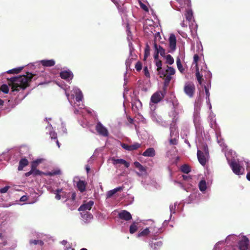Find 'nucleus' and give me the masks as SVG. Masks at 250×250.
Returning a JSON list of instances; mask_svg holds the SVG:
<instances>
[{
	"instance_id": "obj_1",
	"label": "nucleus",
	"mask_w": 250,
	"mask_h": 250,
	"mask_svg": "<svg viewBox=\"0 0 250 250\" xmlns=\"http://www.w3.org/2000/svg\"><path fill=\"white\" fill-rule=\"evenodd\" d=\"M32 79H37L36 75L30 72H26V75H20L7 79L8 84L11 86L12 91H19L21 89L24 90L30 85Z\"/></svg>"
},
{
	"instance_id": "obj_2",
	"label": "nucleus",
	"mask_w": 250,
	"mask_h": 250,
	"mask_svg": "<svg viewBox=\"0 0 250 250\" xmlns=\"http://www.w3.org/2000/svg\"><path fill=\"white\" fill-rule=\"evenodd\" d=\"M195 90V85L193 82H188L185 83L184 86V91L189 98L193 97Z\"/></svg>"
},
{
	"instance_id": "obj_3",
	"label": "nucleus",
	"mask_w": 250,
	"mask_h": 250,
	"mask_svg": "<svg viewBox=\"0 0 250 250\" xmlns=\"http://www.w3.org/2000/svg\"><path fill=\"white\" fill-rule=\"evenodd\" d=\"M167 91L163 89V91H159L154 93L151 97V102L154 104H157L164 98Z\"/></svg>"
},
{
	"instance_id": "obj_4",
	"label": "nucleus",
	"mask_w": 250,
	"mask_h": 250,
	"mask_svg": "<svg viewBox=\"0 0 250 250\" xmlns=\"http://www.w3.org/2000/svg\"><path fill=\"white\" fill-rule=\"evenodd\" d=\"M239 250H250L249 240L246 236H244L242 239L238 242Z\"/></svg>"
},
{
	"instance_id": "obj_5",
	"label": "nucleus",
	"mask_w": 250,
	"mask_h": 250,
	"mask_svg": "<svg viewBox=\"0 0 250 250\" xmlns=\"http://www.w3.org/2000/svg\"><path fill=\"white\" fill-rule=\"evenodd\" d=\"M230 167L233 172L235 174L239 175L243 173V172H241V170H244V168L238 162L232 161L230 164Z\"/></svg>"
},
{
	"instance_id": "obj_6",
	"label": "nucleus",
	"mask_w": 250,
	"mask_h": 250,
	"mask_svg": "<svg viewBox=\"0 0 250 250\" xmlns=\"http://www.w3.org/2000/svg\"><path fill=\"white\" fill-rule=\"evenodd\" d=\"M96 130L97 132L103 136L106 137L108 135L107 129L103 125L99 122L96 125Z\"/></svg>"
},
{
	"instance_id": "obj_7",
	"label": "nucleus",
	"mask_w": 250,
	"mask_h": 250,
	"mask_svg": "<svg viewBox=\"0 0 250 250\" xmlns=\"http://www.w3.org/2000/svg\"><path fill=\"white\" fill-rule=\"evenodd\" d=\"M160 75L161 78L164 79V86L163 89L167 91V87L172 79V77L169 75H167L166 72L164 71L161 72V74H160Z\"/></svg>"
},
{
	"instance_id": "obj_8",
	"label": "nucleus",
	"mask_w": 250,
	"mask_h": 250,
	"mask_svg": "<svg viewBox=\"0 0 250 250\" xmlns=\"http://www.w3.org/2000/svg\"><path fill=\"white\" fill-rule=\"evenodd\" d=\"M121 146L124 149L126 150L133 151L134 150H136L139 147H140L141 146V144L138 143H135L133 145H128L126 144L122 143L121 144Z\"/></svg>"
},
{
	"instance_id": "obj_9",
	"label": "nucleus",
	"mask_w": 250,
	"mask_h": 250,
	"mask_svg": "<svg viewBox=\"0 0 250 250\" xmlns=\"http://www.w3.org/2000/svg\"><path fill=\"white\" fill-rule=\"evenodd\" d=\"M60 76L62 79L66 81H69L73 79V74L70 70H67L61 72Z\"/></svg>"
},
{
	"instance_id": "obj_10",
	"label": "nucleus",
	"mask_w": 250,
	"mask_h": 250,
	"mask_svg": "<svg viewBox=\"0 0 250 250\" xmlns=\"http://www.w3.org/2000/svg\"><path fill=\"white\" fill-rule=\"evenodd\" d=\"M93 205L94 202L92 200H90L87 203L82 205L79 207L78 210L80 211H83V212L85 211L86 210H90L91 209Z\"/></svg>"
},
{
	"instance_id": "obj_11",
	"label": "nucleus",
	"mask_w": 250,
	"mask_h": 250,
	"mask_svg": "<svg viewBox=\"0 0 250 250\" xmlns=\"http://www.w3.org/2000/svg\"><path fill=\"white\" fill-rule=\"evenodd\" d=\"M119 217L121 219H123L125 221H129L132 219V216L131 214L127 211L124 210L121 211L119 213Z\"/></svg>"
},
{
	"instance_id": "obj_12",
	"label": "nucleus",
	"mask_w": 250,
	"mask_h": 250,
	"mask_svg": "<svg viewBox=\"0 0 250 250\" xmlns=\"http://www.w3.org/2000/svg\"><path fill=\"white\" fill-rule=\"evenodd\" d=\"M176 39L175 36L171 34L169 38V47L171 51H174L176 49Z\"/></svg>"
},
{
	"instance_id": "obj_13",
	"label": "nucleus",
	"mask_w": 250,
	"mask_h": 250,
	"mask_svg": "<svg viewBox=\"0 0 250 250\" xmlns=\"http://www.w3.org/2000/svg\"><path fill=\"white\" fill-rule=\"evenodd\" d=\"M197 156L199 163L203 166H204L207 163V159L204 153L198 150L197 152Z\"/></svg>"
},
{
	"instance_id": "obj_14",
	"label": "nucleus",
	"mask_w": 250,
	"mask_h": 250,
	"mask_svg": "<svg viewBox=\"0 0 250 250\" xmlns=\"http://www.w3.org/2000/svg\"><path fill=\"white\" fill-rule=\"evenodd\" d=\"M149 245L153 250H160L163 246V242L161 240L151 241L149 243Z\"/></svg>"
},
{
	"instance_id": "obj_15",
	"label": "nucleus",
	"mask_w": 250,
	"mask_h": 250,
	"mask_svg": "<svg viewBox=\"0 0 250 250\" xmlns=\"http://www.w3.org/2000/svg\"><path fill=\"white\" fill-rule=\"evenodd\" d=\"M112 161L114 165L117 164L124 165L126 168H128L130 165L128 162L122 159H115V158H113Z\"/></svg>"
},
{
	"instance_id": "obj_16",
	"label": "nucleus",
	"mask_w": 250,
	"mask_h": 250,
	"mask_svg": "<svg viewBox=\"0 0 250 250\" xmlns=\"http://www.w3.org/2000/svg\"><path fill=\"white\" fill-rule=\"evenodd\" d=\"M29 164V162L28 160L26 158H23L21 159L19 163V166L18 167V170L19 171H21L23 169V168L28 166Z\"/></svg>"
},
{
	"instance_id": "obj_17",
	"label": "nucleus",
	"mask_w": 250,
	"mask_h": 250,
	"mask_svg": "<svg viewBox=\"0 0 250 250\" xmlns=\"http://www.w3.org/2000/svg\"><path fill=\"white\" fill-rule=\"evenodd\" d=\"M40 62L42 65H43V66H46V67L53 66L55 64V61L53 59L43 60L41 61Z\"/></svg>"
},
{
	"instance_id": "obj_18",
	"label": "nucleus",
	"mask_w": 250,
	"mask_h": 250,
	"mask_svg": "<svg viewBox=\"0 0 250 250\" xmlns=\"http://www.w3.org/2000/svg\"><path fill=\"white\" fill-rule=\"evenodd\" d=\"M81 214L83 219L86 222H89L93 217V215L87 211L81 212Z\"/></svg>"
},
{
	"instance_id": "obj_19",
	"label": "nucleus",
	"mask_w": 250,
	"mask_h": 250,
	"mask_svg": "<svg viewBox=\"0 0 250 250\" xmlns=\"http://www.w3.org/2000/svg\"><path fill=\"white\" fill-rule=\"evenodd\" d=\"M86 184L85 181L81 180L77 182V186L81 192H83L85 191Z\"/></svg>"
},
{
	"instance_id": "obj_20",
	"label": "nucleus",
	"mask_w": 250,
	"mask_h": 250,
	"mask_svg": "<svg viewBox=\"0 0 250 250\" xmlns=\"http://www.w3.org/2000/svg\"><path fill=\"white\" fill-rule=\"evenodd\" d=\"M145 157H154L155 155V151L152 147L147 148L142 154Z\"/></svg>"
},
{
	"instance_id": "obj_21",
	"label": "nucleus",
	"mask_w": 250,
	"mask_h": 250,
	"mask_svg": "<svg viewBox=\"0 0 250 250\" xmlns=\"http://www.w3.org/2000/svg\"><path fill=\"white\" fill-rule=\"evenodd\" d=\"M154 47L155 52H157L158 53L160 54L163 57L165 56V50L161 45H158L156 42H155L154 44Z\"/></svg>"
},
{
	"instance_id": "obj_22",
	"label": "nucleus",
	"mask_w": 250,
	"mask_h": 250,
	"mask_svg": "<svg viewBox=\"0 0 250 250\" xmlns=\"http://www.w3.org/2000/svg\"><path fill=\"white\" fill-rule=\"evenodd\" d=\"M135 167L139 169L141 172H146V169L145 167L142 166L139 162H135L134 163Z\"/></svg>"
},
{
	"instance_id": "obj_23",
	"label": "nucleus",
	"mask_w": 250,
	"mask_h": 250,
	"mask_svg": "<svg viewBox=\"0 0 250 250\" xmlns=\"http://www.w3.org/2000/svg\"><path fill=\"white\" fill-rule=\"evenodd\" d=\"M197 80L198 81V82L201 85L203 82V75L202 74H200V72L199 71V68H196V74H195Z\"/></svg>"
},
{
	"instance_id": "obj_24",
	"label": "nucleus",
	"mask_w": 250,
	"mask_h": 250,
	"mask_svg": "<svg viewBox=\"0 0 250 250\" xmlns=\"http://www.w3.org/2000/svg\"><path fill=\"white\" fill-rule=\"evenodd\" d=\"M150 233V231L148 228H146L142 231L140 232L137 234L138 237H146Z\"/></svg>"
},
{
	"instance_id": "obj_25",
	"label": "nucleus",
	"mask_w": 250,
	"mask_h": 250,
	"mask_svg": "<svg viewBox=\"0 0 250 250\" xmlns=\"http://www.w3.org/2000/svg\"><path fill=\"white\" fill-rule=\"evenodd\" d=\"M180 170L182 172L188 174L190 172L191 168L188 165L184 164L181 167Z\"/></svg>"
},
{
	"instance_id": "obj_26",
	"label": "nucleus",
	"mask_w": 250,
	"mask_h": 250,
	"mask_svg": "<svg viewBox=\"0 0 250 250\" xmlns=\"http://www.w3.org/2000/svg\"><path fill=\"white\" fill-rule=\"evenodd\" d=\"M138 223L136 222H133L130 226L129 227V232L131 234L135 233L138 230Z\"/></svg>"
},
{
	"instance_id": "obj_27",
	"label": "nucleus",
	"mask_w": 250,
	"mask_h": 250,
	"mask_svg": "<svg viewBox=\"0 0 250 250\" xmlns=\"http://www.w3.org/2000/svg\"><path fill=\"white\" fill-rule=\"evenodd\" d=\"M199 188L201 191H204L207 189L206 182L205 180H201L199 184Z\"/></svg>"
},
{
	"instance_id": "obj_28",
	"label": "nucleus",
	"mask_w": 250,
	"mask_h": 250,
	"mask_svg": "<svg viewBox=\"0 0 250 250\" xmlns=\"http://www.w3.org/2000/svg\"><path fill=\"white\" fill-rule=\"evenodd\" d=\"M23 69V67H20L16 68H14L11 70H9L7 71L8 74H18L19 73L21 70Z\"/></svg>"
},
{
	"instance_id": "obj_29",
	"label": "nucleus",
	"mask_w": 250,
	"mask_h": 250,
	"mask_svg": "<svg viewBox=\"0 0 250 250\" xmlns=\"http://www.w3.org/2000/svg\"><path fill=\"white\" fill-rule=\"evenodd\" d=\"M164 72H166L167 75H169L171 76V75H173L175 74V70L173 67L167 66V69Z\"/></svg>"
},
{
	"instance_id": "obj_30",
	"label": "nucleus",
	"mask_w": 250,
	"mask_h": 250,
	"mask_svg": "<svg viewBox=\"0 0 250 250\" xmlns=\"http://www.w3.org/2000/svg\"><path fill=\"white\" fill-rule=\"evenodd\" d=\"M156 65L157 67V71L158 72V74H161V72L164 71L162 70V62L160 60H157L156 61Z\"/></svg>"
},
{
	"instance_id": "obj_31",
	"label": "nucleus",
	"mask_w": 250,
	"mask_h": 250,
	"mask_svg": "<svg viewBox=\"0 0 250 250\" xmlns=\"http://www.w3.org/2000/svg\"><path fill=\"white\" fill-rule=\"evenodd\" d=\"M176 63H177V68H178V70H179V71L181 73H183L184 71V68H183V67L182 66V64L181 62V60H180V58H177Z\"/></svg>"
},
{
	"instance_id": "obj_32",
	"label": "nucleus",
	"mask_w": 250,
	"mask_h": 250,
	"mask_svg": "<svg viewBox=\"0 0 250 250\" xmlns=\"http://www.w3.org/2000/svg\"><path fill=\"white\" fill-rule=\"evenodd\" d=\"M61 174V171L60 169H57L55 170H52L51 171L48 172L46 173V175L52 176L57 175H60Z\"/></svg>"
},
{
	"instance_id": "obj_33",
	"label": "nucleus",
	"mask_w": 250,
	"mask_h": 250,
	"mask_svg": "<svg viewBox=\"0 0 250 250\" xmlns=\"http://www.w3.org/2000/svg\"><path fill=\"white\" fill-rule=\"evenodd\" d=\"M150 48L148 44H146L145 49V54H144V60H146L150 54Z\"/></svg>"
},
{
	"instance_id": "obj_34",
	"label": "nucleus",
	"mask_w": 250,
	"mask_h": 250,
	"mask_svg": "<svg viewBox=\"0 0 250 250\" xmlns=\"http://www.w3.org/2000/svg\"><path fill=\"white\" fill-rule=\"evenodd\" d=\"M185 17L188 21H190L193 17L192 12L191 10H187L185 13Z\"/></svg>"
},
{
	"instance_id": "obj_35",
	"label": "nucleus",
	"mask_w": 250,
	"mask_h": 250,
	"mask_svg": "<svg viewBox=\"0 0 250 250\" xmlns=\"http://www.w3.org/2000/svg\"><path fill=\"white\" fill-rule=\"evenodd\" d=\"M41 163V160H37L36 161H33L32 163L31 164V169L34 171L35 169H37V167H38V165Z\"/></svg>"
},
{
	"instance_id": "obj_36",
	"label": "nucleus",
	"mask_w": 250,
	"mask_h": 250,
	"mask_svg": "<svg viewBox=\"0 0 250 250\" xmlns=\"http://www.w3.org/2000/svg\"><path fill=\"white\" fill-rule=\"evenodd\" d=\"M166 62L168 64H172L174 62V59L170 55L166 56Z\"/></svg>"
},
{
	"instance_id": "obj_37",
	"label": "nucleus",
	"mask_w": 250,
	"mask_h": 250,
	"mask_svg": "<svg viewBox=\"0 0 250 250\" xmlns=\"http://www.w3.org/2000/svg\"><path fill=\"white\" fill-rule=\"evenodd\" d=\"M0 90L5 94H7L9 92V87L7 85L4 84L0 87Z\"/></svg>"
},
{
	"instance_id": "obj_38",
	"label": "nucleus",
	"mask_w": 250,
	"mask_h": 250,
	"mask_svg": "<svg viewBox=\"0 0 250 250\" xmlns=\"http://www.w3.org/2000/svg\"><path fill=\"white\" fill-rule=\"evenodd\" d=\"M199 60V57L198 54H196L194 55L193 57V63L195 64L196 68H199L198 62Z\"/></svg>"
},
{
	"instance_id": "obj_39",
	"label": "nucleus",
	"mask_w": 250,
	"mask_h": 250,
	"mask_svg": "<svg viewBox=\"0 0 250 250\" xmlns=\"http://www.w3.org/2000/svg\"><path fill=\"white\" fill-rule=\"evenodd\" d=\"M135 67L137 71H141L142 68V63L140 62H137L135 64Z\"/></svg>"
},
{
	"instance_id": "obj_40",
	"label": "nucleus",
	"mask_w": 250,
	"mask_h": 250,
	"mask_svg": "<svg viewBox=\"0 0 250 250\" xmlns=\"http://www.w3.org/2000/svg\"><path fill=\"white\" fill-rule=\"evenodd\" d=\"M83 98L82 93L81 92H80L79 93H77L76 95V101L77 102H80L82 100V99Z\"/></svg>"
},
{
	"instance_id": "obj_41",
	"label": "nucleus",
	"mask_w": 250,
	"mask_h": 250,
	"mask_svg": "<svg viewBox=\"0 0 250 250\" xmlns=\"http://www.w3.org/2000/svg\"><path fill=\"white\" fill-rule=\"evenodd\" d=\"M117 6L119 11L122 13H125L126 11V10L124 6V4H123L122 5H120L117 3Z\"/></svg>"
},
{
	"instance_id": "obj_42",
	"label": "nucleus",
	"mask_w": 250,
	"mask_h": 250,
	"mask_svg": "<svg viewBox=\"0 0 250 250\" xmlns=\"http://www.w3.org/2000/svg\"><path fill=\"white\" fill-rule=\"evenodd\" d=\"M140 6L141 8L142 9H143L144 11H145L146 12H148V8L146 6V4H145L144 3L140 2Z\"/></svg>"
},
{
	"instance_id": "obj_43",
	"label": "nucleus",
	"mask_w": 250,
	"mask_h": 250,
	"mask_svg": "<svg viewBox=\"0 0 250 250\" xmlns=\"http://www.w3.org/2000/svg\"><path fill=\"white\" fill-rule=\"evenodd\" d=\"M144 72L145 75L147 78H149L150 77V74H149V71H148V68H147V66H145L144 67Z\"/></svg>"
},
{
	"instance_id": "obj_44",
	"label": "nucleus",
	"mask_w": 250,
	"mask_h": 250,
	"mask_svg": "<svg viewBox=\"0 0 250 250\" xmlns=\"http://www.w3.org/2000/svg\"><path fill=\"white\" fill-rule=\"evenodd\" d=\"M115 194V192L114 189L109 190L107 193V195H106L107 198H110Z\"/></svg>"
},
{
	"instance_id": "obj_45",
	"label": "nucleus",
	"mask_w": 250,
	"mask_h": 250,
	"mask_svg": "<svg viewBox=\"0 0 250 250\" xmlns=\"http://www.w3.org/2000/svg\"><path fill=\"white\" fill-rule=\"evenodd\" d=\"M8 189H9V187L8 186L4 187V188H1V189H0V192L1 193H6L7 191V190H8Z\"/></svg>"
},
{
	"instance_id": "obj_46",
	"label": "nucleus",
	"mask_w": 250,
	"mask_h": 250,
	"mask_svg": "<svg viewBox=\"0 0 250 250\" xmlns=\"http://www.w3.org/2000/svg\"><path fill=\"white\" fill-rule=\"evenodd\" d=\"M41 174H42V172L40 170L37 169H35L34 170V172L33 173V175L34 176L40 175Z\"/></svg>"
},
{
	"instance_id": "obj_47",
	"label": "nucleus",
	"mask_w": 250,
	"mask_h": 250,
	"mask_svg": "<svg viewBox=\"0 0 250 250\" xmlns=\"http://www.w3.org/2000/svg\"><path fill=\"white\" fill-rule=\"evenodd\" d=\"M205 90L207 96V99H208L209 100V89L206 86H204Z\"/></svg>"
},
{
	"instance_id": "obj_48",
	"label": "nucleus",
	"mask_w": 250,
	"mask_h": 250,
	"mask_svg": "<svg viewBox=\"0 0 250 250\" xmlns=\"http://www.w3.org/2000/svg\"><path fill=\"white\" fill-rule=\"evenodd\" d=\"M50 136L51 139H56L57 134L55 132L51 131L50 133Z\"/></svg>"
},
{
	"instance_id": "obj_49",
	"label": "nucleus",
	"mask_w": 250,
	"mask_h": 250,
	"mask_svg": "<svg viewBox=\"0 0 250 250\" xmlns=\"http://www.w3.org/2000/svg\"><path fill=\"white\" fill-rule=\"evenodd\" d=\"M169 143L170 145H175L177 144V141H176V139H175V138L171 139L169 140Z\"/></svg>"
},
{
	"instance_id": "obj_50",
	"label": "nucleus",
	"mask_w": 250,
	"mask_h": 250,
	"mask_svg": "<svg viewBox=\"0 0 250 250\" xmlns=\"http://www.w3.org/2000/svg\"><path fill=\"white\" fill-rule=\"evenodd\" d=\"M115 193L118 191H122L123 189V187H117L114 189H113Z\"/></svg>"
},
{
	"instance_id": "obj_51",
	"label": "nucleus",
	"mask_w": 250,
	"mask_h": 250,
	"mask_svg": "<svg viewBox=\"0 0 250 250\" xmlns=\"http://www.w3.org/2000/svg\"><path fill=\"white\" fill-rule=\"evenodd\" d=\"M28 199V197L27 196L23 195L21 196L20 198V201L22 202L26 201Z\"/></svg>"
},
{
	"instance_id": "obj_52",
	"label": "nucleus",
	"mask_w": 250,
	"mask_h": 250,
	"mask_svg": "<svg viewBox=\"0 0 250 250\" xmlns=\"http://www.w3.org/2000/svg\"><path fill=\"white\" fill-rule=\"evenodd\" d=\"M34 172V171L31 169V170L26 173H25V176L26 177H28L30 176L31 175L33 174V173Z\"/></svg>"
},
{
	"instance_id": "obj_53",
	"label": "nucleus",
	"mask_w": 250,
	"mask_h": 250,
	"mask_svg": "<svg viewBox=\"0 0 250 250\" xmlns=\"http://www.w3.org/2000/svg\"><path fill=\"white\" fill-rule=\"evenodd\" d=\"M39 240H30L29 243L30 244L37 245L38 244Z\"/></svg>"
},
{
	"instance_id": "obj_54",
	"label": "nucleus",
	"mask_w": 250,
	"mask_h": 250,
	"mask_svg": "<svg viewBox=\"0 0 250 250\" xmlns=\"http://www.w3.org/2000/svg\"><path fill=\"white\" fill-rule=\"evenodd\" d=\"M54 194H56L55 195V198L58 200H59L61 199V195H60V194H59V193H55L54 192Z\"/></svg>"
},
{
	"instance_id": "obj_55",
	"label": "nucleus",
	"mask_w": 250,
	"mask_h": 250,
	"mask_svg": "<svg viewBox=\"0 0 250 250\" xmlns=\"http://www.w3.org/2000/svg\"><path fill=\"white\" fill-rule=\"evenodd\" d=\"M54 192L60 194V193H63L64 192L62 191V189H57Z\"/></svg>"
},
{
	"instance_id": "obj_56",
	"label": "nucleus",
	"mask_w": 250,
	"mask_h": 250,
	"mask_svg": "<svg viewBox=\"0 0 250 250\" xmlns=\"http://www.w3.org/2000/svg\"><path fill=\"white\" fill-rule=\"evenodd\" d=\"M158 57H159V53H157V52H156V54L154 56V59L156 60H158Z\"/></svg>"
},
{
	"instance_id": "obj_57",
	"label": "nucleus",
	"mask_w": 250,
	"mask_h": 250,
	"mask_svg": "<svg viewBox=\"0 0 250 250\" xmlns=\"http://www.w3.org/2000/svg\"><path fill=\"white\" fill-rule=\"evenodd\" d=\"M76 194L75 192L73 193L72 194V199L73 200H75L76 198Z\"/></svg>"
},
{
	"instance_id": "obj_58",
	"label": "nucleus",
	"mask_w": 250,
	"mask_h": 250,
	"mask_svg": "<svg viewBox=\"0 0 250 250\" xmlns=\"http://www.w3.org/2000/svg\"><path fill=\"white\" fill-rule=\"evenodd\" d=\"M247 178L249 181H250V171L247 173Z\"/></svg>"
},
{
	"instance_id": "obj_59",
	"label": "nucleus",
	"mask_w": 250,
	"mask_h": 250,
	"mask_svg": "<svg viewBox=\"0 0 250 250\" xmlns=\"http://www.w3.org/2000/svg\"><path fill=\"white\" fill-rule=\"evenodd\" d=\"M38 244L42 246L44 244V242L42 240H39Z\"/></svg>"
},
{
	"instance_id": "obj_60",
	"label": "nucleus",
	"mask_w": 250,
	"mask_h": 250,
	"mask_svg": "<svg viewBox=\"0 0 250 250\" xmlns=\"http://www.w3.org/2000/svg\"><path fill=\"white\" fill-rule=\"evenodd\" d=\"M3 104H4V101L0 99V106L3 105Z\"/></svg>"
},
{
	"instance_id": "obj_61",
	"label": "nucleus",
	"mask_w": 250,
	"mask_h": 250,
	"mask_svg": "<svg viewBox=\"0 0 250 250\" xmlns=\"http://www.w3.org/2000/svg\"><path fill=\"white\" fill-rule=\"evenodd\" d=\"M128 121L130 123H132L133 122V119L131 118H128Z\"/></svg>"
},
{
	"instance_id": "obj_62",
	"label": "nucleus",
	"mask_w": 250,
	"mask_h": 250,
	"mask_svg": "<svg viewBox=\"0 0 250 250\" xmlns=\"http://www.w3.org/2000/svg\"><path fill=\"white\" fill-rule=\"evenodd\" d=\"M90 169V167L88 166H87L86 167V171L87 173L89 172Z\"/></svg>"
},
{
	"instance_id": "obj_63",
	"label": "nucleus",
	"mask_w": 250,
	"mask_h": 250,
	"mask_svg": "<svg viewBox=\"0 0 250 250\" xmlns=\"http://www.w3.org/2000/svg\"><path fill=\"white\" fill-rule=\"evenodd\" d=\"M183 179H184V180H186V179H187L188 176H186V175H183Z\"/></svg>"
},
{
	"instance_id": "obj_64",
	"label": "nucleus",
	"mask_w": 250,
	"mask_h": 250,
	"mask_svg": "<svg viewBox=\"0 0 250 250\" xmlns=\"http://www.w3.org/2000/svg\"><path fill=\"white\" fill-rule=\"evenodd\" d=\"M181 25L182 26L185 27L186 26V25L185 24L184 21H183L182 23H181Z\"/></svg>"
}]
</instances>
